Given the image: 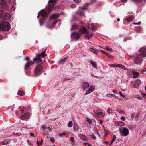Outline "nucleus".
<instances>
[{"instance_id": "56", "label": "nucleus", "mask_w": 146, "mask_h": 146, "mask_svg": "<svg viewBox=\"0 0 146 146\" xmlns=\"http://www.w3.org/2000/svg\"><path fill=\"white\" fill-rule=\"evenodd\" d=\"M119 94L120 96H122L123 98H124L125 97V95L122 94V93L121 91L119 92Z\"/></svg>"}, {"instance_id": "47", "label": "nucleus", "mask_w": 146, "mask_h": 146, "mask_svg": "<svg viewBox=\"0 0 146 146\" xmlns=\"http://www.w3.org/2000/svg\"><path fill=\"white\" fill-rule=\"evenodd\" d=\"M136 31L138 33H139L141 31V28L140 27L136 28L135 29Z\"/></svg>"}, {"instance_id": "24", "label": "nucleus", "mask_w": 146, "mask_h": 146, "mask_svg": "<svg viewBox=\"0 0 146 146\" xmlns=\"http://www.w3.org/2000/svg\"><path fill=\"white\" fill-rule=\"evenodd\" d=\"M57 21H54L53 23V24L54 25H52L50 26L48 25L47 26V27L48 28H50V29H52V28H54V25H55V24L57 23Z\"/></svg>"}, {"instance_id": "48", "label": "nucleus", "mask_w": 146, "mask_h": 146, "mask_svg": "<svg viewBox=\"0 0 146 146\" xmlns=\"http://www.w3.org/2000/svg\"><path fill=\"white\" fill-rule=\"evenodd\" d=\"M90 137L93 140H95L96 139V138L95 136L93 135H92L90 136Z\"/></svg>"}, {"instance_id": "22", "label": "nucleus", "mask_w": 146, "mask_h": 146, "mask_svg": "<svg viewBox=\"0 0 146 146\" xmlns=\"http://www.w3.org/2000/svg\"><path fill=\"white\" fill-rule=\"evenodd\" d=\"M79 136L80 138L83 140L86 141L87 140L86 137L83 134H80L79 135Z\"/></svg>"}, {"instance_id": "16", "label": "nucleus", "mask_w": 146, "mask_h": 146, "mask_svg": "<svg viewBox=\"0 0 146 146\" xmlns=\"http://www.w3.org/2000/svg\"><path fill=\"white\" fill-rule=\"evenodd\" d=\"M106 96L108 97H111L112 98L115 99H118V98L114 94H109L107 95Z\"/></svg>"}, {"instance_id": "59", "label": "nucleus", "mask_w": 146, "mask_h": 146, "mask_svg": "<svg viewBox=\"0 0 146 146\" xmlns=\"http://www.w3.org/2000/svg\"><path fill=\"white\" fill-rule=\"evenodd\" d=\"M141 22H137V23H133V25H139L141 23Z\"/></svg>"}, {"instance_id": "57", "label": "nucleus", "mask_w": 146, "mask_h": 146, "mask_svg": "<svg viewBox=\"0 0 146 146\" xmlns=\"http://www.w3.org/2000/svg\"><path fill=\"white\" fill-rule=\"evenodd\" d=\"M65 133H60L59 134V135L60 137H61L62 136H64L65 135Z\"/></svg>"}, {"instance_id": "29", "label": "nucleus", "mask_w": 146, "mask_h": 146, "mask_svg": "<svg viewBox=\"0 0 146 146\" xmlns=\"http://www.w3.org/2000/svg\"><path fill=\"white\" fill-rule=\"evenodd\" d=\"M10 141L9 139H6L2 142V143L3 145H6L8 144V143Z\"/></svg>"}, {"instance_id": "17", "label": "nucleus", "mask_w": 146, "mask_h": 146, "mask_svg": "<svg viewBox=\"0 0 146 146\" xmlns=\"http://www.w3.org/2000/svg\"><path fill=\"white\" fill-rule=\"evenodd\" d=\"M11 17V15L10 13H5L4 15V19H10Z\"/></svg>"}, {"instance_id": "3", "label": "nucleus", "mask_w": 146, "mask_h": 146, "mask_svg": "<svg viewBox=\"0 0 146 146\" xmlns=\"http://www.w3.org/2000/svg\"><path fill=\"white\" fill-rule=\"evenodd\" d=\"M34 62L37 64L42 63V59L41 57H40L39 53L36 54V57L33 59V61H31L29 62L30 65H33Z\"/></svg>"}, {"instance_id": "63", "label": "nucleus", "mask_w": 146, "mask_h": 146, "mask_svg": "<svg viewBox=\"0 0 146 146\" xmlns=\"http://www.w3.org/2000/svg\"><path fill=\"white\" fill-rule=\"evenodd\" d=\"M39 23L41 26H42L44 23V22H42L41 20L40 21Z\"/></svg>"}, {"instance_id": "8", "label": "nucleus", "mask_w": 146, "mask_h": 146, "mask_svg": "<svg viewBox=\"0 0 146 146\" xmlns=\"http://www.w3.org/2000/svg\"><path fill=\"white\" fill-rule=\"evenodd\" d=\"M122 134V136H126L128 135L129 133V129L126 127L123 128L121 131Z\"/></svg>"}, {"instance_id": "32", "label": "nucleus", "mask_w": 146, "mask_h": 146, "mask_svg": "<svg viewBox=\"0 0 146 146\" xmlns=\"http://www.w3.org/2000/svg\"><path fill=\"white\" fill-rule=\"evenodd\" d=\"M89 5V4L88 3H86V4H85L84 7H79V8H81V9L83 10H84V9H87L86 7Z\"/></svg>"}, {"instance_id": "35", "label": "nucleus", "mask_w": 146, "mask_h": 146, "mask_svg": "<svg viewBox=\"0 0 146 146\" xmlns=\"http://www.w3.org/2000/svg\"><path fill=\"white\" fill-rule=\"evenodd\" d=\"M133 18L132 16H131L125 19L126 20L128 21H131L133 20Z\"/></svg>"}, {"instance_id": "26", "label": "nucleus", "mask_w": 146, "mask_h": 146, "mask_svg": "<svg viewBox=\"0 0 146 146\" xmlns=\"http://www.w3.org/2000/svg\"><path fill=\"white\" fill-rule=\"evenodd\" d=\"M85 120L86 121L90 124H91L92 123V120L88 117L85 118Z\"/></svg>"}, {"instance_id": "38", "label": "nucleus", "mask_w": 146, "mask_h": 146, "mask_svg": "<svg viewBox=\"0 0 146 146\" xmlns=\"http://www.w3.org/2000/svg\"><path fill=\"white\" fill-rule=\"evenodd\" d=\"M40 56L42 58L44 57L45 56V51H42L41 53L40 54Z\"/></svg>"}, {"instance_id": "12", "label": "nucleus", "mask_w": 146, "mask_h": 146, "mask_svg": "<svg viewBox=\"0 0 146 146\" xmlns=\"http://www.w3.org/2000/svg\"><path fill=\"white\" fill-rule=\"evenodd\" d=\"M40 15L43 17L47 18V13L45 10H42L40 12Z\"/></svg>"}, {"instance_id": "23", "label": "nucleus", "mask_w": 146, "mask_h": 146, "mask_svg": "<svg viewBox=\"0 0 146 146\" xmlns=\"http://www.w3.org/2000/svg\"><path fill=\"white\" fill-rule=\"evenodd\" d=\"M17 94L20 96H23L25 94V92L23 91H20L19 90L17 92Z\"/></svg>"}, {"instance_id": "41", "label": "nucleus", "mask_w": 146, "mask_h": 146, "mask_svg": "<svg viewBox=\"0 0 146 146\" xmlns=\"http://www.w3.org/2000/svg\"><path fill=\"white\" fill-rule=\"evenodd\" d=\"M5 2V0H0V4L2 5H4L6 3Z\"/></svg>"}, {"instance_id": "53", "label": "nucleus", "mask_w": 146, "mask_h": 146, "mask_svg": "<svg viewBox=\"0 0 146 146\" xmlns=\"http://www.w3.org/2000/svg\"><path fill=\"white\" fill-rule=\"evenodd\" d=\"M37 143L38 146H40L42 144V142H40L38 141H37Z\"/></svg>"}, {"instance_id": "1", "label": "nucleus", "mask_w": 146, "mask_h": 146, "mask_svg": "<svg viewBox=\"0 0 146 146\" xmlns=\"http://www.w3.org/2000/svg\"><path fill=\"white\" fill-rule=\"evenodd\" d=\"M9 23L5 21L0 22V31H7L10 29Z\"/></svg>"}, {"instance_id": "11", "label": "nucleus", "mask_w": 146, "mask_h": 146, "mask_svg": "<svg viewBox=\"0 0 146 146\" xmlns=\"http://www.w3.org/2000/svg\"><path fill=\"white\" fill-rule=\"evenodd\" d=\"M82 87L83 90H86L89 86V85L88 82H84L82 84Z\"/></svg>"}, {"instance_id": "25", "label": "nucleus", "mask_w": 146, "mask_h": 146, "mask_svg": "<svg viewBox=\"0 0 146 146\" xmlns=\"http://www.w3.org/2000/svg\"><path fill=\"white\" fill-rule=\"evenodd\" d=\"M59 15L57 14H55L51 15L50 17V18L53 19H56L58 18Z\"/></svg>"}, {"instance_id": "9", "label": "nucleus", "mask_w": 146, "mask_h": 146, "mask_svg": "<svg viewBox=\"0 0 146 146\" xmlns=\"http://www.w3.org/2000/svg\"><path fill=\"white\" fill-rule=\"evenodd\" d=\"M79 32L83 34H86L89 33V31L87 29L84 27H81L80 28Z\"/></svg>"}, {"instance_id": "10", "label": "nucleus", "mask_w": 146, "mask_h": 146, "mask_svg": "<svg viewBox=\"0 0 146 146\" xmlns=\"http://www.w3.org/2000/svg\"><path fill=\"white\" fill-rule=\"evenodd\" d=\"M134 61L137 65H140L142 62V59L141 57H137L135 58Z\"/></svg>"}, {"instance_id": "50", "label": "nucleus", "mask_w": 146, "mask_h": 146, "mask_svg": "<svg viewBox=\"0 0 146 146\" xmlns=\"http://www.w3.org/2000/svg\"><path fill=\"white\" fill-rule=\"evenodd\" d=\"M97 0H92L91 1V2L90 3H88L90 4H93L95 3V2H97Z\"/></svg>"}, {"instance_id": "4", "label": "nucleus", "mask_w": 146, "mask_h": 146, "mask_svg": "<svg viewBox=\"0 0 146 146\" xmlns=\"http://www.w3.org/2000/svg\"><path fill=\"white\" fill-rule=\"evenodd\" d=\"M57 0H49L48 1V10L50 13L55 5V3Z\"/></svg>"}, {"instance_id": "14", "label": "nucleus", "mask_w": 146, "mask_h": 146, "mask_svg": "<svg viewBox=\"0 0 146 146\" xmlns=\"http://www.w3.org/2000/svg\"><path fill=\"white\" fill-rule=\"evenodd\" d=\"M104 113L102 112H98L96 114V116L98 118L102 117L104 116Z\"/></svg>"}, {"instance_id": "39", "label": "nucleus", "mask_w": 146, "mask_h": 146, "mask_svg": "<svg viewBox=\"0 0 146 146\" xmlns=\"http://www.w3.org/2000/svg\"><path fill=\"white\" fill-rule=\"evenodd\" d=\"M118 64H112L110 65H109V66L111 67H118Z\"/></svg>"}, {"instance_id": "21", "label": "nucleus", "mask_w": 146, "mask_h": 146, "mask_svg": "<svg viewBox=\"0 0 146 146\" xmlns=\"http://www.w3.org/2000/svg\"><path fill=\"white\" fill-rule=\"evenodd\" d=\"M93 36V35L92 34H89L86 35L84 36V38L86 39H89L91 38Z\"/></svg>"}, {"instance_id": "49", "label": "nucleus", "mask_w": 146, "mask_h": 146, "mask_svg": "<svg viewBox=\"0 0 146 146\" xmlns=\"http://www.w3.org/2000/svg\"><path fill=\"white\" fill-rule=\"evenodd\" d=\"M106 55L107 56H108L109 57H110V58H113V57L112 55H111V54H108L107 52L106 53Z\"/></svg>"}, {"instance_id": "43", "label": "nucleus", "mask_w": 146, "mask_h": 146, "mask_svg": "<svg viewBox=\"0 0 146 146\" xmlns=\"http://www.w3.org/2000/svg\"><path fill=\"white\" fill-rule=\"evenodd\" d=\"M139 113H138L136 114V116H135V120L136 121H137L138 120V119L139 117Z\"/></svg>"}, {"instance_id": "30", "label": "nucleus", "mask_w": 146, "mask_h": 146, "mask_svg": "<svg viewBox=\"0 0 146 146\" xmlns=\"http://www.w3.org/2000/svg\"><path fill=\"white\" fill-rule=\"evenodd\" d=\"M30 66V63L29 62H27L25 66V70L27 69Z\"/></svg>"}, {"instance_id": "36", "label": "nucleus", "mask_w": 146, "mask_h": 146, "mask_svg": "<svg viewBox=\"0 0 146 146\" xmlns=\"http://www.w3.org/2000/svg\"><path fill=\"white\" fill-rule=\"evenodd\" d=\"M88 27L90 29L93 30L94 29H95V26L93 24H91L90 25H88Z\"/></svg>"}, {"instance_id": "2", "label": "nucleus", "mask_w": 146, "mask_h": 146, "mask_svg": "<svg viewBox=\"0 0 146 146\" xmlns=\"http://www.w3.org/2000/svg\"><path fill=\"white\" fill-rule=\"evenodd\" d=\"M42 63H39V64H38L35 67L34 73L35 76H36L38 75L41 74L42 72V65L41 64Z\"/></svg>"}, {"instance_id": "31", "label": "nucleus", "mask_w": 146, "mask_h": 146, "mask_svg": "<svg viewBox=\"0 0 146 146\" xmlns=\"http://www.w3.org/2000/svg\"><path fill=\"white\" fill-rule=\"evenodd\" d=\"M139 76V74L138 72H135L133 74V78H137Z\"/></svg>"}, {"instance_id": "64", "label": "nucleus", "mask_w": 146, "mask_h": 146, "mask_svg": "<svg viewBox=\"0 0 146 146\" xmlns=\"http://www.w3.org/2000/svg\"><path fill=\"white\" fill-rule=\"evenodd\" d=\"M146 71V68L143 70L141 71V72L142 73H143L144 72Z\"/></svg>"}, {"instance_id": "37", "label": "nucleus", "mask_w": 146, "mask_h": 146, "mask_svg": "<svg viewBox=\"0 0 146 146\" xmlns=\"http://www.w3.org/2000/svg\"><path fill=\"white\" fill-rule=\"evenodd\" d=\"M118 67H119L120 68L123 70H125L126 69V68L125 66H124L121 64H118Z\"/></svg>"}, {"instance_id": "28", "label": "nucleus", "mask_w": 146, "mask_h": 146, "mask_svg": "<svg viewBox=\"0 0 146 146\" xmlns=\"http://www.w3.org/2000/svg\"><path fill=\"white\" fill-rule=\"evenodd\" d=\"M68 57L65 58L63 59L60 60L59 61V63L60 64H62L64 63L66 61V60L67 59Z\"/></svg>"}, {"instance_id": "6", "label": "nucleus", "mask_w": 146, "mask_h": 146, "mask_svg": "<svg viewBox=\"0 0 146 146\" xmlns=\"http://www.w3.org/2000/svg\"><path fill=\"white\" fill-rule=\"evenodd\" d=\"M80 36L81 35L76 32H74L72 33L71 35V37L72 38L76 40H77L79 39Z\"/></svg>"}, {"instance_id": "55", "label": "nucleus", "mask_w": 146, "mask_h": 146, "mask_svg": "<svg viewBox=\"0 0 146 146\" xmlns=\"http://www.w3.org/2000/svg\"><path fill=\"white\" fill-rule=\"evenodd\" d=\"M71 141L72 142H74V137H72L70 138Z\"/></svg>"}, {"instance_id": "7", "label": "nucleus", "mask_w": 146, "mask_h": 146, "mask_svg": "<svg viewBox=\"0 0 146 146\" xmlns=\"http://www.w3.org/2000/svg\"><path fill=\"white\" fill-rule=\"evenodd\" d=\"M141 52L139 54L140 56L143 57H146V48H141L139 50Z\"/></svg>"}, {"instance_id": "51", "label": "nucleus", "mask_w": 146, "mask_h": 146, "mask_svg": "<svg viewBox=\"0 0 146 146\" xmlns=\"http://www.w3.org/2000/svg\"><path fill=\"white\" fill-rule=\"evenodd\" d=\"M46 126H44V125H42L41 126L42 129L43 131H44L46 129Z\"/></svg>"}, {"instance_id": "34", "label": "nucleus", "mask_w": 146, "mask_h": 146, "mask_svg": "<svg viewBox=\"0 0 146 146\" xmlns=\"http://www.w3.org/2000/svg\"><path fill=\"white\" fill-rule=\"evenodd\" d=\"M90 63L96 69L97 68V65L93 61H91Z\"/></svg>"}, {"instance_id": "52", "label": "nucleus", "mask_w": 146, "mask_h": 146, "mask_svg": "<svg viewBox=\"0 0 146 146\" xmlns=\"http://www.w3.org/2000/svg\"><path fill=\"white\" fill-rule=\"evenodd\" d=\"M50 141L52 143H54L55 142L54 139L53 137H51L50 138Z\"/></svg>"}, {"instance_id": "15", "label": "nucleus", "mask_w": 146, "mask_h": 146, "mask_svg": "<svg viewBox=\"0 0 146 146\" xmlns=\"http://www.w3.org/2000/svg\"><path fill=\"white\" fill-rule=\"evenodd\" d=\"M94 90V88L93 86H92L90 87L89 89L86 91V94H88L90 93L93 92Z\"/></svg>"}, {"instance_id": "27", "label": "nucleus", "mask_w": 146, "mask_h": 146, "mask_svg": "<svg viewBox=\"0 0 146 146\" xmlns=\"http://www.w3.org/2000/svg\"><path fill=\"white\" fill-rule=\"evenodd\" d=\"M116 138V137L115 135H114L113 136V137L112 138V140H111L110 143V145L111 146L112 143L114 142L115 141Z\"/></svg>"}, {"instance_id": "60", "label": "nucleus", "mask_w": 146, "mask_h": 146, "mask_svg": "<svg viewBox=\"0 0 146 146\" xmlns=\"http://www.w3.org/2000/svg\"><path fill=\"white\" fill-rule=\"evenodd\" d=\"M110 111H111V110L110 109V108H108V109L107 110V111L108 113L109 114H110Z\"/></svg>"}, {"instance_id": "61", "label": "nucleus", "mask_w": 146, "mask_h": 146, "mask_svg": "<svg viewBox=\"0 0 146 146\" xmlns=\"http://www.w3.org/2000/svg\"><path fill=\"white\" fill-rule=\"evenodd\" d=\"M76 3H78L80 1V0H73Z\"/></svg>"}, {"instance_id": "20", "label": "nucleus", "mask_w": 146, "mask_h": 146, "mask_svg": "<svg viewBox=\"0 0 146 146\" xmlns=\"http://www.w3.org/2000/svg\"><path fill=\"white\" fill-rule=\"evenodd\" d=\"M77 13L78 14L80 15H83L84 14V11L82 10L80 8H79Z\"/></svg>"}, {"instance_id": "45", "label": "nucleus", "mask_w": 146, "mask_h": 146, "mask_svg": "<svg viewBox=\"0 0 146 146\" xmlns=\"http://www.w3.org/2000/svg\"><path fill=\"white\" fill-rule=\"evenodd\" d=\"M73 125V123L72 121H70L68 123V126L69 127H71Z\"/></svg>"}, {"instance_id": "13", "label": "nucleus", "mask_w": 146, "mask_h": 146, "mask_svg": "<svg viewBox=\"0 0 146 146\" xmlns=\"http://www.w3.org/2000/svg\"><path fill=\"white\" fill-rule=\"evenodd\" d=\"M141 83V80H137L134 84V87L136 88H137L139 86Z\"/></svg>"}, {"instance_id": "18", "label": "nucleus", "mask_w": 146, "mask_h": 146, "mask_svg": "<svg viewBox=\"0 0 146 146\" xmlns=\"http://www.w3.org/2000/svg\"><path fill=\"white\" fill-rule=\"evenodd\" d=\"M115 123L117 126H122L125 125L124 123L122 121H115Z\"/></svg>"}, {"instance_id": "54", "label": "nucleus", "mask_w": 146, "mask_h": 146, "mask_svg": "<svg viewBox=\"0 0 146 146\" xmlns=\"http://www.w3.org/2000/svg\"><path fill=\"white\" fill-rule=\"evenodd\" d=\"M104 131L106 134V136L109 134V132L108 131L106 130V129H104Z\"/></svg>"}, {"instance_id": "33", "label": "nucleus", "mask_w": 146, "mask_h": 146, "mask_svg": "<svg viewBox=\"0 0 146 146\" xmlns=\"http://www.w3.org/2000/svg\"><path fill=\"white\" fill-rule=\"evenodd\" d=\"M73 129L75 131H78V127L77 124H74Z\"/></svg>"}, {"instance_id": "5", "label": "nucleus", "mask_w": 146, "mask_h": 146, "mask_svg": "<svg viewBox=\"0 0 146 146\" xmlns=\"http://www.w3.org/2000/svg\"><path fill=\"white\" fill-rule=\"evenodd\" d=\"M31 116V114L29 112H26L20 116V118L22 120H28Z\"/></svg>"}, {"instance_id": "44", "label": "nucleus", "mask_w": 146, "mask_h": 146, "mask_svg": "<svg viewBox=\"0 0 146 146\" xmlns=\"http://www.w3.org/2000/svg\"><path fill=\"white\" fill-rule=\"evenodd\" d=\"M19 108L20 111H21V113H23V112L24 111V108L23 107L21 106H19Z\"/></svg>"}, {"instance_id": "58", "label": "nucleus", "mask_w": 146, "mask_h": 146, "mask_svg": "<svg viewBox=\"0 0 146 146\" xmlns=\"http://www.w3.org/2000/svg\"><path fill=\"white\" fill-rule=\"evenodd\" d=\"M118 112L119 113H121V114H123V113H124V112L122 110H119L118 111Z\"/></svg>"}, {"instance_id": "62", "label": "nucleus", "mask_w": 146, "mask_h": 146, "mask_svg": "<svg viewBox=\"0 0 146 146\" xmlns=\"http://www.w3.org/2000/svg\"><path fill=\"white\" fill-rule=\"evenodd\" d=\"M121 120H123L124 121H125V117H123V116H122V117H121Z\"/></svg>"}, {"instance_id": "42", "label": "nucleus", "mask_w": 146, "mask_h": 146, "mask_svg": "<svg viewBox=\"0 0 146 146\" xmlns=\"http://www.w3.org/2000/svg\"><path fill=\"white\" fill-rule=\"evenodd\" d=\"M105 49L111 51L112 50V49L111 48L108 46L105 47Z\"/></svg>"}, {"instance_id": "46", "label": "nucleus", "mask_w": 146, "mask_h": 146, "mask_svg": "<svg viewBox=\"0 0 146 146\" xmlns=\"http://www.w3.org/2000/svg\"><path fill=\"white\" fill-rule=\"evenodd\" d=\"M3 12L1 9H0V18H1L3 15Z\"/></svg>"}, {"instance_id": "19", "label": "nucleus", "mask_w": 146, "mask_h": 146, "mask_svg": "<svg viewBox=\"0 0 146 146\" xmlns=\"http://www.w3.org/2000/svg\"><path fill=\"white\" fill-rule=\"evenodd\" d=\"M89 50L96 54H97L99 52L98 50L95 48H90L89 49Z\"/></svg>"}, {"instance_id": "40", "label": "nucleus", "mask_w": 146, "mask_h": 146, "mask_svg": "<svg viewBox=\"0 0 146 146\" xmlns=\"http://www.w3.org/2000/svg\"><path fill=\"white\" fill-rule=\"evenodd\" d=\"M78 27V26L76 25H73L72 26V28L71 29L72 31V30H74L76 29Z\"/></svg>"}]
</instances>
